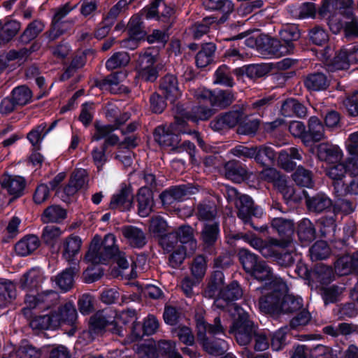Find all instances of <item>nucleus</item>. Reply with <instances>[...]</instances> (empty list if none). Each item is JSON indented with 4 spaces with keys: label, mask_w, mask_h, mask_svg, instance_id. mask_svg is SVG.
<instances>
[{
    "label": "nucleus",
    "mask_w": 358,
    "mask_h": 358,
    "mask_svg": "<svg viewBox=\"0 0 358 358\" xmlns=\"http://www.w3.org/2000/svg\"><path fill=\"white\" fill-rule=\"evenodd\" d=\"M266 290L267 294H272L259 299V308L264 313L294 312L302 306L303 299L288 294L287 285L282 278H275Z\"/></svg>",
    "instance_id": "f257e3e1"
},
{
    "label": "nucleus",
    "mask_w": 358,
    "mask_h": 358,
    "mask_svg": "<svg viewBox=\"0 0 358 358\" xmlns=\"http://www.w3.org/2000/svg\"><path fill=\"white\" fill-rule=\"evenodd\" d=\"M115 243V236L112 234L106 235L103 241L101 236L96 235L92 241L85 259L92 264H100L114 257L120 268H127L129 263L125 254L119 251Z\"/></svg>",
    "instance_id": "f03ea898"
},
{
    "label": "nucleus",
    "mask_w": 358,
    "mask_h": 358,
    "mask_svg": "<svg viewBox=\"0 0 358 358\" xmlns=\"http://www.w3.org/2000/svg\"><path fill=\"white\" fill-rule=\"evenodd\" d=\"M115 317L116 311L111 308H106L95 313L90 318L89 330L83 332L79 337V342H81V339L86 342H91L95 334L101 333L105 329L119 336H123L122 327L115 326Z\"/></svg>",
    "instance_id": "7ed1b4c3"
},
{
    "label": "nucleus",
    "mask_w": 358,
    "mask_h": 358,
    "mask_svg": "<svg viewBox=\"0 0 358 358\" xmlns=\"http://www.w3.org/2000/svg\"><path fill=\"white\" fill-rule=\"evenodd\" d=\"M198 340L204 350L210 355L219 356L223 355L227 350L225 341L217 339L209 341L206 334L215 336L224 333V328L221 325L220 319L215 317L214 324H207L203 319H199L196 323Z\"/></svg>",
    "instance_id": "20e7f679"
},
{
    "label": "nucleus",
    "mask_w": 358,
    "mask_h": 358,
    "mask_svg": "<svg viewBox=\"0 0 358 358\" xmlns=\"http://www.w3.org/2000/svg\"><path fill=\"white\" fill-rule=\"evenodd\" d=\"M175 122L166 127L160 126L156 128L154 137L155 140L162 146L171 147L173 150L178 149L180 143L179 134H187L185 129L186 121L176 115Z\"/></svg>",
    "instance_id": "39448f33"
},
{
    "label": "nucleus",
    "mask_w": 358,
    "mask_h": 358,
    "mask_svg": "<svg viewBox=\"0 0 358 358\" xmlns=\"http://www.w3.org/2000/svg\"><path fill=\"white\" fill-rule=\"evenodd\" d=\"M234 313H231L234 321L230 329V332L234 334L237 342L241 345L248 344L252 335L255 334V327L252 322L248 319V313L241 307L232 305Z\"/></svg>",
    "instance_id": "423d86ee"
},
{
    "label": "nucleus",
    "mask_w": 358,
    "mask_h": 358,
    "mask_svg": "<svg viewBox=\"0 0 358 358\" xmlns=\"http://www.w3.org/2000/svg\"><path fill=\"white\" fill-rule=\"evenodd\" d=\"M257 48L265 57H280L294 51L293 44L285 45L282 41L272 38L268 36H261L256 41Z\"/></svg>",
    "instance_id": "0eeeda50"
},
{
    "label": "nucleus",
    "mask_w": 358,
    "mask_h": 358,
    "mask_svg": "<svg viewBox=\"0 0 358 358\" xmlns=\"http://www.w3.org/2000/svg\"><path fill=\"white\" fill-rule=\"evenodd\" d=\"M329 29L334 34L338 33L344 27L347 37L358 36V22L351 8H348L346 13H337L331 16L328 20Z\"/></svg>",
    "instance_id": "6e6552de"
},
{
    "label": "nucleus",
    "mask_w": 358,
    "mask_h": 358,
    "mask_svg": "<svg viewBox=\"0 0 358 358\" xmlns=\"http://www.w3.org/2000/svg\"><path fill=\"white\" fill-rule=\"evenodd\" d=\"M176 239V236L174 234H166L159 240L162 248L167 252H171L169 263L173 268L179 266L186 257L193 254L189 252V248L186 245L178 244Z\"/></svg>",
    "instance_id": "1a4fd4ad"
},
{
    "label": "nucleus",
    "mask_w": 358,
    "mask_h": 358,
    "mask_svg": "<svg viewBox=\"0 0 358 358\" xmlns=\"http://www.w3.org/2000/svg\"><path fill=\"white\" fill-rule=\"evenodd\" d=\"M130 115L128 113H124L122 117L117 118L115 121V124H103L101 122H96L95 123V131L92 135V141H99L102 138H106L105 144L114 145L119 141L118 137L112 134L111 133L117 129L118 127L124 123L129 120Z\"/></svg>",
    "instance_id": "9d476101"
},
{
    "label": "nucleus",
    "mask_w": 358,
    "mask_h": 358,
    "mask_svg": "<svg viewBox=\"0 0 358 358\" xmlns=\"http://www.w3.org/2000/svg\"><path fill=\"white\" fill-rule=\"evenodd\" d=\"M76 7V5L71 6L69 3H66L55 9L52 19V28L50 33L51 39L54 40L57 38L71 28L73 22L62 21V20Z\"/></svg>",
    "instance_id": "9b49d317"
},
{
    "label": "nucleus",
    "mask_w": 358,
    "mask_h": 358,
    "mask_svg": "<svg viewBox=\"0 0 358 358\" xmlns=\"http://www.w3.org/2000/svg\"><path fill=\"white\" fill-rule=\"evenodd\" d=\"M243 296V291L237 282H232L230 285L222 289L220 292L219 297L215 301V306L217 308H224L229 306V311L234 313V309L229 302L239 299ZM236 306H237L236 304Z\"/></svg>",
    "instance_id": "f8f14e48"
},
{
    "label": "nucleus",
    "mask_w": 358,
    "mask_h": 358,
    "mask_svg": "<svg viewBox=\"0 0 358 358\" xmlns=\"http://www.w3.org/2000/svg\"><path fill=\"white\" fill-rule=\"evenodd\" d=\"M316 153L319 160L328 165L336 164L343 157V151L341 147L329 143L318 144L316 146Z\"/></svg>",
    "instance_id": "ddd939ff"
},
{
    "label": "nucleus",
    "mask_w": 358,
    "mask_h": 358,
    "mask_svg": "<svg viewBox=\"0 0 358 358\" xmlns=\"http://www.w3.org/2000/svg\"><path fill=\"white\" fill-rule=\"evenodd\" d=\"M59 299V294L54 291H47L37 295L27 294L25 303L28 309H47L55 304Z\"/></svg>",
    "instance_id": "4468645a"
},
{
    "label": "nucleus",
    "mask_w": 358,
    "mask_h": 358,
    "mask_svg": "<svg viewBox=\"0 0 358 358\" xmlns=\"http://www.w3.org/2000/svg\"><path fill=\"white\" fill-rule=\"evenodd\" d=\"M136 313L134 310H124L120 313L116 312L115 317V326L117 327H122L123 334H124V326L127 324H131V338L130 341H133L134 340L138 339L142 337L143 334H141V326L139 323L136 322Z\"/></svg>",
    "instance_id": "2eb2a0df"
},
{
    "label": "nucleus",
    "mask_w": 358,
    "mask_h": 358,
    "mask_svg": "<svg viewBox=\"0 0 358 358\" xmlns=\"http://www.w3.org/2000/svg\"><path fill=\"white\" fill-rule=\"evenodd\" d=\"M227 193L232 199H236V205L238 208V216L245 223L250 221L253 208V201L248 195H240L238 191L234 187H229Z\"/></svg>",
    "instance_id": "dca6fc26"
},
{
    "label": "nucleus",
    "mask_w": 358,
    "mask_h": 358,
    "mask_svg": "<svg viewBox=\"0 0 358 358\" xmlns=\"http://www.w3.org/2000/svg\"><path fill=\"white\" fill-rule=\"evenodd\" d=\"M173 13V8L168 6L164 0H154L150 6L143 9L141 15L147 19L157 17L168 22Z\"/></svg>",
    "instance_id": "f3484780"
},
{
    "label": "nucleus",
    "mask_w": 358,
    "mask_h": 358,
    "mask_svg": "<svg viewBox=\"0 0 358 358\" xmlns=\"http://www.w3.org/2000/svg\"><path fill=\"white\" fill-rule=\"evenodd\" d=\"M156 57L146 52L138 59V75L146 81H154L157 78V71L154 66Z\"/></svg>",
    "instance_id": "a211bd4d"
},
{
    "label": "nucleus",
    "mask_w": 358,
    "mask_h": 358,
    "mask_svg": "<svg viewBox=\"0 0 358 358\" xmlns=\"http://www.w3.org/2000/svg\"><path fill=\"white\" fill-rule=\"evenodd\" d=\"M159 89L165 99L171 103L176 101L182 95L178 79L173 75L165 76L161 80Z\"/></svg>",
    "instance_id": "6ab92c4d"
},
{
    "label": "nucleus",
    "mask_w": 358,
    "mask_h": 358,
    "mask_svg": "<svg viewBox=\"0 0 358 358\" xmlns=\"http://www.w3.org/2000/svg\"><path fill=\"white\" fill-rule=\"evenodd\" d=\"M144 351L149 358H172L179 354L176 349V343L170 341H160L157 348H145Z\"/></svg>",
    "instance_id": "aec40b11"
},
{
    "label": "nucleus",
    "mask_w": 358,
    "mask_h": 358,
    "mask_svg": "<svg viewBox=\"0 0 358 358\" xmlns=\"http://www.w3.org/2000/svg\"><path fill=\"white\" fill-rule=\"evenodd\" d=\"M308 127V131L304 136L305 145H308L313 142H318L327 138L323 124L317 117H310Z\"/></svg>",
    "instance_id": "412c9836"
},
{
    "label": "nucleus",
    "mask_w": 358,
    "mask_h": 358,
    "mask_svg": "<svg viewBox=\"0 0 358 358\" xmlns=\"http://www.w3.org/2000/svg\"><path fill=\"white\" fill-rule=\"evenodd\" d=\"M121 232L127 243L133 248H141L146 244V236L138 227L124 226L121 228Z\"/></svg>",
    "instance_id": "4be33fe9"
},
{
    "label": "nucleus",
    "mask_w": 358,
    "mask_h": 358,
    "mask_svg": "<svg viewBox=\"0 0 358 358\" xmlns=\"http://www.w3.org/2000/svg\"><path fill=\"white\" fill-rule=\"evenodd\" d=\"M0 182L2 189L13 197L21 196L25 187L24 178L16 176L3 175Z\"/></svg>",
    "instance_id": "5701e85b"
},
{
    "label": "nucleus",
    "mask_w": 358,
    "mask_h": 358,
    "mask_svg": "<svg viewBox=\"0 0 358 358\" xmlns=\"http://www.w3.org/2000/svg\"><path fill=\"white\" fill-rule=\"evenodd\" d=\"M82 245L78 236L71 235L66 238L62 244L63 257L69 262H73L79 254Z\"/></svg>",
    "instance_id": "b1692460"
},
{
    "label": "nucleus",
    "mask_w": 358,
    "mask_h": 358,
    "mask_svg": "<svg viewBox=\"0 0 358 358\" xmlns=\"http://www.w3.org/2000/svg\"><path fill=\"white\" fill-rule=\"evenodd\" d=\"M250 274L260 281L271 280L268 285H266V286L262 288V293L264 295L262 297H266L267 296H270L272 294H267L266 289L274 281L275 278H279L277 276H273L271 268L265 262L259 261L255 266V269L252 270Z\"/></svg>",
    "instance_id": "393cba45"
},
{
    "label": "nucleus",
    "mask_w": 358,
    "mask_h": 358,
    "mask_svg": "<svg viewBox=\"0 0 358 358\" xmlns=\"http://www.w3.org/2000/svg\"><path fill=\"white\" fill-rule=\"evenodd\" d=\"M138 211L141 217H147L152 210L154 206L153 196L152 191L147 187H141L137 195Z\"/></svg>",
    "instance_id": "a878e982"
},
{
    "label": "nucleus",
    "mask_w": 358,
    "mask_h": 358,
    "mask_svg": "<svg viewBox=\"0 0 358 358\" xmlns=\"http://www.w3.org/2000/svg\"><path fill=\"white\" fill-rule=\"evenodd\" d=\"M329 51H331L329 48L326 49L324 55V59L329 71L344 70L349 68L350 64L345 49L338 52L333 59L329 58L331 56Z\"/></svg>",
    "instance_id": "bb28decb"
},
{
    "label": "nucleus",
    "mask_w": 358,
    "mask_h": 358,
    "mask_svg": "<svg viewBox=\"0 0 358 358\" xmlns=\"http://www.w3.org/2000/svg\"><path fill=\"white\" fill-rule=\"evenodd\" d=\"M133 196L127 188H122L113 195L110 208L124 211L130 209L132 206Z\"/></svg>",
    "instance_id": "cd10ccee"
},
{
    "label": "nucleus",
    "mask_w": 358,
    "mask_h": 358,
    "mask_svg": "<svg viewBox=\"0 0 358 358\" xmlns=\"http://www.w3.org/2000/svg\"><path fill=\"white\" fill-rule=\"evenodd\" d=\"M176 236V241L178 244L186 245L189 248V253H194L196 249L197 244L193 236V229L187 225L180 226L176 232L170 233Z\"/></svg>",
    "instance_id": "c85d7f7f"
},
{
    "label": "nucleus",
    "mask_w": 358,
    "mask_h": 358,
    "mask_svg": "<svg viewBox=\"0 0 358 358\" xmlns=\"http://www.w3.org/2000/svg\"><path fill=\"white\" fill-rule=\"evenodd\" d=\"M39 245L40 241L36 236H25L15 244V251L19 256H28L35 251Z\"/></svg>",
    "instance_id": "c756f323"
},
{
    "label": "nucleus",
    "mask_w": 358,
    "mask_h": 358,
    "mask_svg": "<svg viewBox=\"0 0 358 358\" xmlns=\"http://www.w3.org/2000/svg\"><path fill=\"white\" fill-rule=\"evenodd\" d=\"M87 182V174L85 169H78L71 177L69 183L64 188L66 195H73L78 190L85 187Z\"/></svg>",
    "instance_id": "7c9ffc66"
},
{
    "label": "nucleus",
    "mask_w": 358,
    "mask_h": 358,
    "mask_svg": "<svg viewBox=\"0 0 358 358\" xmlns=\"http://www.w3.org/2000/svg\"><path fill=\"white\" fill-rule=\"evenodd\" d=\"M55 320H58V327L62 324H73L77 319V311L72 303H66L54 313Z\"/></svg>",
    "instance_id": "2f4dec72"
},
{
    "label": "nucleus",
    "mask_w": 358,
    "mask_h": 358,
    "mask_svg": "<svg viewBox=\"0 0 358 358\" xmlns=\"http://www.w3.org/2000/svg\"><path fill=\"white\" fill-rule=\"evenodd\" d=\"M125 78V74L121 72L111 74L101 81L98 86L102 90L110 91L111 93L117 94L122 92V85L120 83Z\"/></svg>",
    "instance_id": "473e14b6"
},
{
    "label": "nucleus",
    "mask_w": 358,
    "mask_h": 358,
    "mask_svg": "<svg viewBox=\"0 0 358 358\" xmlns=\"http://www.w3.org/2000/svg\"><path fill=\"white\" fill-rule=\"evenodd\" d=\"M194 193L186 186H178L164 191L160 196L165 204H171L175 201H182L188 194Z\"/></svg>",
    "instance_id": "72a5a7b5"
},
{
    "label": "nucleus",
    "mask_w": 358,
    "mask_h": 358,
    "mask_svg": "<svg viewBox=\"0 0 358 358\" xmlns=\"http://www.w3.org/2000/svg\"><path fill=\"white\" fill-rule=\"evenodd\" d=\"M303 152L296 148H289L281 150L279 153L278 159L282 167L286 170H292L294 164L289 162L291 159L301 160Z\"/></svg>",
    "instance_id": "f704fd0d"
},
{
    "label": "nucleus",
    "mask_w": 358,
    "mask_h": 358,
    "mask_svg": "<svg viewBox=\"0 0 358 358\" xmlns=\"http://www.w3.org/2000/svg\"><path fill=\"white\" fill-rule=\"evenodd\" d=\"M305 86L313 91L325 90L329 84L327 76L322 73H316L308 75L304 80Z\"/></svg>",
    "instance_id": "c9c22d12"
},
{
    "label": "nucleus",
    "mask_w": 358,
    "mask_h": 358,
    "mask_svg": "<svg viewBox=\"0 0 358 358\" xmlns=\"http://www.w3.org/2000/svg\"><path fill=\"white\" fill-rule=\"evenodd\" d=\"M220 236L219 224L217 222L206 223L201 231V240L208 246L213 245Z\"/></svg>",
    "instance_id": "e433bc0d"
},
{
    "label": "nucleus",
    "mask_w": 358,
    "mask_h": 358,
    "mask_svg": "<svg viewBox=\"0 0 358 358\" xmlns=\"http://www.w3.org/2000/svg\"><path fill=\"white\" fill-rule=\"evenodd\" d=\"M281 113L286 117L293 115L303 117L306 113V108L296 100L289 99L286 100L282 105Z\"/></svg>",
    "instance_id": "4c0bfd02"
},
{
    "label": "nucleus",
    "mask_w": 358,
    "mask_h": 358,
    "mask_svg": "<svg viewBox=\"0 0 358 358\" xmlns=\"http://www.w3.org/2000/svg\"><path fill=\"white\" fill-rule=\"evenodd\" d=\"M66 216V210L59 206L52 205L47 208L43 215L42 220L43 222H59Z\"/></svg>",
    "instance_id": "58836bf2"
},
{
    "label": "nucleus",
    "mask_w": 358,
    "mask_h": 358,
    "mask_svg": "<svg viewBox=\"0 0 358 358\" xmlns=\"http://www.w3.org/2000/svg\"><path fill=\"white\" fill-rule=\"evenodd\" d=\"M33 329H50L58 327V320H55L54 314L38 316L30 322Z\"/></svg>",
    "instance_id": "ea45409f"
},
{
    "label": "nucleus",
    "mask_w": 358,
    "mask_h": 358,
    "mask_svg": "<svg viewBox=\"0 0 358 358\" xmlns=\"http://www.w3.org/2000/svg\"><path fill=\"white\" fill-rule=\"evenodd\" d=\"M215 51V46L214 44L207 43L203 45L196 56V66L199 68L207 66L212 62Z\"/></svg>",
    "instance_id": "a19ab883"
},
{
    "label": "nucleus",
    "mask_w": 358,
    "mask_h": 358,
    "mask_svg": "<svg viewBox=\"0 0 358 358\" xmlns=\"http://www.w3.org/2000/svg\"><path fill=\"white\" fill-rule=\"evenodd\" d=\"M56 124L57 122H54L48 129H45V123H42L36 127L27 134L28 140L34 146L37 145L41 142L43 138L55 128Z\"/></svg>",
    "instance_id": "79ce46f5"
},
{
    "label": "nucleus",
    "mask_w": 358,
    "mask_h": 358,
    "mask_svg": "<svg viewBox=\"0 0 358 358\" xmlns=\"http://www.w3.org/2000/svg\"><path fill=\"white\" fill-rule=\"evenodd\" d=\"M312 278L321 284L326 285L334 280V274L331 267L319 264L315 267Z\"/></svg>",
    "instance_id": "37998d69"
},
{
    "label": "nucleus",
    "mask_w": 358,
    "mask_h": 358,
    "mask_svg": "<svg viewBox=\"0 0 358 358\" xmlns=\"http://www.w3.org/2000/svg\"><path fill=\"white\" fill-rule=\"evenodd\" d=\"M306 203L310 210L322 212L331 205V201L326 195L319 194L313 198L306 199Z\"/></svg>",
    "instance_id": "c03bdc74"
},
{
    "label": "nucleus",
    "mask_w": 358,
    "mask_h": 358,
    "mask_svg": "<svg viewBox=\"0 0 358 358\" xmlns=\"http://www.w3.org/2000/svg\"><path fill=\"white\" fill-rule=\"evenodd\" d=\"M43 280V273L38 268H32L21 279V286L24 289L36 287Z\"/></svg>",
    "instance_id": "a18cd8bd"
},
{
    "label": "nucleus",
    "mask_w": 358,
    "mask_h": 358,
    "mask_svg": "<svg viewBox=\"0 0 358 358\" xmlns=\"http://www.w3.org/2000/svg\"><path fill=\"white\" fill-rule=\"evenodd\" d=\"M217 214V208L213 202H203L199 205L197 215L200 220H202L206 223H210L215 222Z\"/></svg>",
    "instance_id": "49530a36"
},
{
    "label": "nucleus",
    "mask_w": 358,
    "mask_h": 358,
    "mask_svg": "<svg viewBox=\"0 0 358 358\" xmlns=\"http://www.w3.org/2000/svg\"><path fill=\"white\" fill-rule=\"evenodd\" d=\"M297 232L301 242H309L315 238V231L308 219H303L299 223Z\"/></svg>",
    "instance_id": "de8ad7c7"
},
{
    "label": "nucleus",
    "mask_w": 358,
    "mask_h": 358,
    "mask_svg": "<svg viewBox=\"0 0 358 358\" xmlns=\"http://www.w3.org/2000/svg\"><path fill=\"white\" fill-rule=\"evenodd\" d=\"M284 247V243L274 238H270L264 241L261 254L265 257H277L280 254V250Z\"/></svg>",
    "instance_id": "09e8293b"
},
{
    "label": "nucleus",
    "mask_w": 358,
    "mask_h": 358,
    "mask_svg": "<svg viewBox=\"0 0 358 358\" xmlns=\"http://www.w3.org/2000/svg\"><path fill=\"white\" fill-rule=\"evenodd\" d=\"M234 100V95L230 90H217L213 92L211 105L224 108L231 104Z\"/></svg>",
    "instance_id": "8fccbe9b"
},
{
    "label": "nucleus",
    "mask_w": 358,
    "mask_h": 358,
    "mask_svg": "<svg viewBox=\"0 0 358 358\" xmlns=\"http://www.w3.org/2000/svg\"><path fill=\"white\" fill-rule=\"evenodd\" d=\"M12 97L16 105L24 106L31 101L32 92L27 87L22 85L13 90Z\"/></svg>",
    "instance_id": "3c124183"
},
{
    "label": "nucleus",
    "mask_w": 358,
    "mask_h": 358,
    "mask_svg": "<svg viewBox=\"0 0 358 358\" xmlns=\"http://www.w3.org/2000/svg\"><path fill=\"white\" fill-rule=\"evenodd\" d=\"M238 257L245 271L248 273L255 269V266L259 262L255 254L245 248L239 250Z\"/></svg>",
    "instance_id": "603ef678"
},
{
    "label": "nucleus",
    "mask_w": 358,
    "mask_h": 358,
    "mask_svg": "<svg viewBox=\"0 0 358 358\" xmlns=\"http://www.w3.org/2000/svg\"><path fill=\"white\" fill-rule=\"evenodd\" d=\"M76 271L75 267L66 268L57 277L56 283L62 290L66 292L72 287L73 275Z\"/></svg>",
    "instance_id": "864d4df0"
},
{
    "label": "nucleus",
    "mask_w": 358,
    "mask_h": 358,
    "mask_svg": "<svg viewBox=\"0 0 358 358\" xmlns=\"http://www.w3.org/2000/svg\"><path fill=\"white\" fill-rule=\"evenodd\" d=\"M203 5L208 10H219L224 15L234 10V4L229 0H204Z\"/></svg>",
    "instance_id": "5fc2aeb1"
},
{
    "label": "nucleus",
    "mask_w": 358,
    "mask_h": 358,
    "mask_svg": "<svg viewBox=\"0 0 358 358\" xmlns=\"http://www.w3.org/2000/svg\"><path fill=\"white\" fill-rule=\"evenodd\" d=\"M330 255V248L325 241H317L310 248V255L313 261L326 259Z\"/></svg>",
    "instance_id": "6e6d98bb"
},
{
    "label": "nucleus",
    "mask_w": 358,
    "mask_h": 358,
    "mask_svg": "<svg viewBox=\"0 0 358 358\" xmlns=\"http://www.w3.org/2000/svg\"><path fill=\"white\" fill-rule=\"evenodd\" d=\"M129 36L134 40H141L145 36V31L142 27L141 17L138 15H134L128 23Z\"/></svg>",
    "instance_id": "4d7b16f0"
},
{
    "label": "nucleus",
    "mask_w": 358,
    "mask_h": 358,
    "mask_svg": "<svg viewBox=\"0 0 358 358\" xmlns=\"http://www.w3.org/2000/svg\"><path fill=\"white\" fill-rule=\"evenodd\" d=\"M334 164L327 170V175L334 181L335 187L340 184L339 182L345 178L348 171L345 163L339 162Z\"/></svg>",
    "instance_id": "13d9d810"
},
{
    "label": "nucleus",
    "mask_w": 358,
    "mask_h": 358,
    "mask_svg": "<svg viewBox=\"0 0 358 358\" xmlns=\"http://www.w3.org/2000/svg\"><path fill=\"white\" fill-rule=\"evenodd\" d=\"M293 180L299 186L310 188L313 187V180L311 173L299 167L292 175Z\"/></svg>",
    "instance_id": "bf43d9fd"
},
{
    "label": "nucleus",
    "mask_w": 358,
    "mask_h": 358,
    "mask_svg": "<svg viewBox=\"0 0 358 358\" xmlns=\"http://www.w3.org/2000/svg\"><path fill=\"white\" fill-rule=\"evenodd\" d=\"M214 83L231 87L234 80L229 68L225 66H220L215 72Z\"/></svg>",
    "instance_id": "052dcab7"
},
{
    "label": "nucleus",
    "mask_w": 358,
    "mask_h": 358,
    "mask_svg": "<svg viewBox=\"0 0 358 358\" xmlns=\"http://www.w3.org/2000/svg\"><path fill=\"white\" fill-rule=\"evenodd\" d=\"M275 158V153L270 146L262 145L257 147V153L255 155V160L262 165H266Z\"/></svg>",
    "instance_id": "680f3d73"
},
{
    "label": "nucleus",
    "mask_w": 358,
    "mask_h": 358,
    "mask_svg": "<svg viewBox=\"0 0 358 358\" xmlns=\"http://www.w3.org/2000/svg\"><path fill=\"white\" fill-rule=\"evenodd\" d=\"M130 60L129 55L125 52H120L114 54L106 62V68L113 70L126 66Z\"/></svg>",
    "instance_id": "e2e57ef3"
},
{
    "label": "nucleus",
    "mask_w": 358,
    "mask_h": 358,
    "mask_svg": "<svg viewBox=\"0 0 358 358\" xmlns=\"http://www.w3.org/2000/svg\"><path fill=\"white\" fill-rule=\"evenodd\" d=\"M272 227L276 229L280 235L289 236L294 232V223L291 220L282 218H275L272 221Z\"/></svg>",
    "instance_id": "0e129e2a"
},
{
    "label": "nucleus",
    "mask_w": 358,
    "mask_h": 358,
    "mask_svg": "<svg viewBox=\"0 0 358 358\" xmlns=\"http://www.w3.org/2000/svg\"><path fill=\"white\" fill-rule=\"evenodd\" d=\"M44 28L43 24L40 21H34L31 22L24 31L21 36L23 43H28L31 40L35 38L38 34L43 31Z\"/></svg>",
    "instance_id": "69168bd1"
},
{
    "label": "nucleus",
    "mask_w": 358,
    "mask_h": 358,
    "mask_svg": "<svg viewBox=\"0 0 358 358\" xmlns=\"http://www.w3.org/2000/svg\"><path fill=\"white\" fill-rule=\"evenodd\" d=\"M245 175V171L241 168H237L234 163L229 162L225 166V176L228 179L235 182H241Z\"/></svg>",
    "instance_id": "338daca9"
},
{
    "label": "nucleus",
    "mask_w": 358,
    "mask_h": 358,
    "mask_svg": "<svg viewBox=\"0 0 358 358\" xmlns=\"http://www.w3.org/2000/svg\"><path fill=\"white\" fill-rule=\"evenodd\" d=\"M280 36L285 45L293 44L292 41L300 37V32L296 27L287 26L280 31Z\"/></svg>",
    "instance_id": "774afa93"
}]
</instances>
